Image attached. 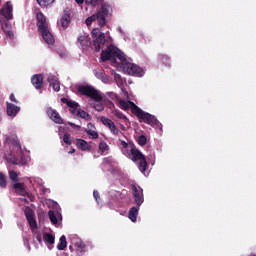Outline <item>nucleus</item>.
I'll use <instances>...</instances> for the list:
<instances>
[{"instance_id":"1","label":"nucleus","mask_w":256,"mask_h":256,"mask_svg":"<svg viewBox=\"0 0 256 256\" xmlns=\"http://www.w3.org/2000/svg\"><path fill=\"white\" fill-rule=\"evenodd\" d=\"M121 147L122 153L129 157L131 161H133L134 163H137V161H139L138 168L141 173L145 174L147 171V159L145 158V155H143V153H141V151L137 149L134 144L127 143L123 140L121 141Z\"/></svg>"},{"instance_id":"2","label":"nucleus","mask_w":256,"mask_h":256,"mask_svg":"<svg viewBox=\"0 0 256 256\" xmlns=\"http://www.w3.org/2000/svg\"><path fill=\"white\" fill-rule=\"evenodd\" d=\"M78 93L80 95H84V97H89V99H92L96 103H99L100 101H103V94L95 87L91 85H80L77 87Z\"/></svg>"},{"instance_id":"3","label":"nucleus","mask_w":256,"mask_h":256,"mask_svg":"<svg viewBox=\"0 0 256 256\" xmlns=\"http://www.w3.org/2000/svg\"><path fill=\"white\" fill-rule=\"evenodd\" d=\"M141 122L146 123L147 125H151V127H159L163 129V125L159 123L157 117L149 114V112L143 111V109L138 108L136 114H134Z\"/></svg>"},{"instance_id":"4","label":"nucleus","mask_w":256,"mask_h":256,"mask_svg":"<svg viewBox=\"0 0 256 256\" xmlns=\"http://www.w3.org/2000/svg\"><path fill=\"white\" fill-rule=\"evenodd\" d=\"M113 13V7L107 2L101 4L100 9L96 11V17L98 18V25L105 27L107 25V17H111Z\"/></svg>"},{"instance_id":"5","label":"nucleus","mask_w":256,"mask_h":256,"mask_svg":"<svg viewBox=\"0 0 256 256\" xmlns=\"http://www.w3.org/2000/svg\"><path fill=\"white\" fill-rule=\"evenodd\" d=\"M92 37L94 38L92 47H94L95 51L98 53V51H101V49L105 47V43H107V40L105 39V33L99 34L97 29H93Z\"/></svg>"},{"instance_id":"6","label":"nucleus","mask_w":256,"mask_h":256,"mask_svg":"<svg viewBox=\"0 0 256 256\" xmlns=\"http://www.w3.org/2000/svg\"><path fill=\"white\" fill-rule=\"evenodd\" d=\"M123 69L128 75H134L136 77H143L145 75L143 69L137 66V64L126 62L124 63Z\"/></svg>"},{"instance_id":"7","label":"nucleus","mask_w":256,"mask_h":256,"mask_svg":"<svg viewBox=\"0 0 256 256\" xmlns=\"http://www.w3.org/2000/svg\"><path fill=\"white\" fill-rule=\"evenodd\" d=\"M131 189H132V195L134 197V203L136 204V207H141V205H143L145 201V197L143 196V188L133 184L131 186Z\"/></svg>"},{"instance_id":"8","label":"nucleus","mask_w":256,"mask_h":256,"mask_svg":"<svg viewBox=\"0 0 256 256\" xmlns=\"http://www.w3.org/2000/svg\"><path fill=\"white\" fill-rule=\"evenodd\" d=\"M24 215L30 225L31 231H35L37 229V220H35V213L31 207L27 206L24 210Z\"/></svg>"},{"instance_id":"9","label":"nucleus","mask_w":256,"mask_h":256,"mask_svg":"<svg viewBox=\"0 0 256 256\" xmlns=\"http://www.w3.org/2000/svg\"><path fill=\"white\" fill-rule=\"evenodd\" d=\"M118 103H119L120 109H122L123 111H129V109H131V112L133 113V115H136L137 110L139 109V106H137L131 100H128V101L119 100Z\"/></svg>"},{"instance_id":"10","label":"nucleus","mask_w":256,"mask_h":256,"mask_svg":"<svg viewBox=\"0 0 256 256\" xmlns=\"http://www.w3.org/2000/svg\"><path fill=\"white\" fill-rule=\"evenodd\" d=\"M100 121H101L102 125L107 127V129H109V131L113 135H119V128H117V126H115V123L113 122V120H111L105 116H102Z\"/></svg>"},{"instance_id":"11","label":"nucleus","mask_w":256,"mask_h":256,"mask_svg":"<svg viewBox=\"0 0 256 256\" xmlns=\"http://www.w3.org/2000/svg\"><path fill=\"white\" fill-rule=\"evenodd\" d=\"M115 57V45L110 44L106 50H103L101 53V61L105 63V61H109L114 59Z\"/></svg>"},{"instance_id":"12","label":"nucleus","mask_w":256,"mask_h":256,"mask_svg":"<svg viewBox=\"0 0 256 256\" xmlns=\"http://www.w3.org/2000/svg\"><path fill=\"white\" fill-rule=\"evenodd\" d=\"M36 20L39 32L45 31L47 28H49V24H47V17H45V14H43V12H38L36 14Z\"/></svg>"},{"instance_id":"13","label":"nucleus","mask_w":256,"mask_h":256,"mask_svg":"<svg viewBox=\"0 0 256 256\" xmlns=\"http://www.w3.org/2000/svg\"><path fill=\"white\" fill-rule=\"evenodd\" d=\"M46 113L54 123H56L57 125H63V118H61V115H59V112H57V110L48 107L46 109Z\"/></svg>"},{"instance_id":"14","label":"nucleus","mask_w":256,"mask_h":256,"mask_svg":"<svg viewBox=\"0 0 256 256\" xmlns=\"http://www.w3.org/2000/svg\"><path fill=\"white\" fill-rule=\"evenodd\" d=\"M0 15L5 17L8 21H11L13 19V5L11 2H7L5 6L0 10Z\"/></svg>"},{"instance_id":"15","label":"nucleus","mask_w":256,"mask_h":256,"mask_svg":"<svg viewBox=\"0 0 256 256\" xmlns=\"http://www.w3.org/2000/svg\"><path fill=\"white\" fill-rule=\"evenodd\" d=\"M62 29H67L71 25V9L66 8L63 12V16L60 20Z\"/></svg>"},{"instance_id":"16","label":"nucleus","mask_w":256,"mask_h":256,"mask_svg":"<svg viewBox=\"0 0 256 256\" xmlns=\"http://www.w3.org/2000/svg\"><path fill=\"white\" fill-rule=\"evenodd\" d=\"M45 43H47V45H54L55 43V37H53V34H51V32L49 31V28H46L45 30H40V32Z\"/></svg>"},{"instance_id":"17","label":"nucleus","mask_w":256,"mask_h":256,"mask_svg":"<svg viewBox=\"0 0 256 256\" xmlns=\"http://www.w3.org/2000/svg\"><path fill=\"white\" fill-rule=\"evenodd\" d=\"M43 74H35L31 78V83L35 89H43Z\"/></svg>"},{"instance_id":"18","label":"nucleus","mask_w":256,"mask_h":256,"mask_svg":"<svg viewBox=\"0 0 256 256\" xmlns=\"http://www.w3.org/2000/svg\"><path fill=\"white\" fill-rule=\"evenodd\" d=\"M61 103H64L65 105H67V107L70 108V112L72 113V115H75L76 110L79 109V103L69 100L65 97L61 98Z\"/></svg>"},{"instance_id":"19","label":"nucleus","mask_w":256,"mask_h":256,"mask_svg":"<svg viewBox=\"0 0 256 256\" xmlns=\"http://www.w3.org/2000/svg\"><path fill=\"white\" fill-rule=\"evenodd\" d=\"M6 111L9 117H17V113L21 111V108L15 104L7 102Z\"/></svg>"},{"instance_id":"20","label":"nucleus","mask_w":256,"mask_h":256,"mask_svg":"<svg viewBox=\"0 0 256 256\" xmlns=\"http://www.w3.org/2000/svg\"><path fill=\"white\" fill-rule=\"evenodd\" d=\"M1 26L7 37H9V39H13L14 34L13 31H11V23L9 22V20L1 21Z\"/></svg>"},{"instance_id":"21","label":"nucleus","mask_w":256,"mask_h":256,"mask_svg":"<svg viewBox=\"0 0 256 256\" xmlns=\"http://www.w3.org/2000/svg\"><path fill=\"white\" fill-rule=\"evenodd\" d=\"M12 187L13 189H15V192L18 193V195H21L22 197H25V195H27V190H25L24 183L15 182Z\"/></svg>"},{"instance_id":"22","label":"nucleus","mask_w":256,"mask_h":256,"mask_svg":"<svg viewBox=\"0 0 256 256\" xmlns=\"http://www.w3.org/2000/svg\"><path fill=\"white\" fill-rule=\"evenodd\" d=\"M139 208L140 207L133 206L132 208H130V210L128 212V218L130 219V221H132V223H137V216L139 215Z\"/></svg>"},{"instance_id":"23","label":"nucleus","mask_w":256,"mask_h":256,"mask_svg":"<svg viewBox=\"0 0 256 256\" xmlns=\"http://www.w3.org/2000/svg\"><path fill=\"white\" fill-rule=\"evenodd\" d=\"M76 147H78L81 151H91V145L83 139H77Z\"/></svg>"},{"instance_id":"24","label":"nucleus","mask_w":256,"mask_h":256,"mask_svg":"<svg viewBox=\"0 0 256 256\" xmlns=\"http://www.w3.org/2000/svg\"><path fill=\"white\" fill-rule=\"evenodd\" d=\"M119 59L122 63H127V58H125V54L121 52L117 47L114 50V60Z\"/></svg>"},{"instance_id":"25","label":"nucleus","mask_w":256,"mask_h":256,"mask_svg":"<svg viewBox=\"0 0 256 256\" xmlns=\"http://www.w3.org/2000/svg\"><path fill=\"white\" fill-rule=\"evenodd\" d=\"M78 43H80L82 47H89L91 46V39L88 38V36L82 35L78 37Z\"/></svg>"},{"instance_id":"26","label":"nucleus","mask_w":256,"mask_h":256,"mask_svg":"<svg viewBox=\"0 0 256 256\" xmlns=\"http://www.w3.org/2000/svg\"><path fill=\"white\" fill-rule=\"evenodd\" d=\"M74 115H76V117H80L81 119H85V121H89V119H91L89 113L85 112V110L80 108L76 110V113Z\"/></svg>"},{"instance_id":"27","label":"nucleus","mask_w":256,"mask_h":256,"mask_svg":"<svg viewBox=\"0 0 256 256\" xmlns=\"http://www.w3.org/2000/svg\"><path fill=\"white\" fill-rule=\"evenodd\" d=\"M58 251H65L67 249V237L65 235H62L60 237V242L57 245Z\"/></svg>"},{"instance_id":"28","label":"nucleus","mask_w":256,"mask_h":256,"mask_svg":"<svg viewBox=\"0 0 256 256\" xmlns=\"http://www.w3.org/2000/svg\"><path fill=\"white\" fill-rule=\"evenodd\" d=\"M36 1L42 9H47V7H51V5L55 3V0H36Z\"/></svg>"},{"instance_id":"29","label":"nucleus","mask_w":256,"mask_h":256,"mask_svg":"<svg viewBox=\"0 0 256 256\" xmlns=\"http://www.w3.org/2000/svg\"><path fill=\"white\" fill-rule=\"evenodd\" d=\"M158 59H160V61L166 65V67H171V58L168 55L165 54H160L158 56Z\"/></svg>"},{"instance_id":"30","label":"nucleus","mask_w":256,"mask_h":256,"mask_svg":"<svg viewBox=\"0 0 256 256\" xmlns=\"http://www.w3.org/2000/svg\"><path fill=\"white\" fill-rule=\"evenodd\" d=\"M43 239H44L45 243H49V245L55 244V236L51 233H44Z\"/></svg>"},{"instance_id":"31","label":"nucleus","mask_w":256,"mask_h":256,"mask_svg":"<svg viewBox=\"0 0 256 256\" xmlns=\"http://www.w3.org/2000/svg\"><path fill=\"white\" fill-rule=\"evenodd\" d=\"M8 162L12 163V165H25V162H23V158L19 159L16 157L8 158Z\"/></svg>"},{"instance_id":"32","label":"nucleus","mask_w":256,"mask_h":256,"mask_svg":"<svg viewBox=\"0 0 256 256\" xmlns=\"http://www.w3.org/2000/svg\"><path fill=\"white\" fill-rule=\"evenodd\" d=\"M48 216L52 225H57V223H59V220H57V216L55 215V212L53 210H49Z\"/></svg>"},{"instance_id":"33","label":"nucleus","mask_w":256,"mask_h":256,"mask_svg":"<svg viewBox=\"0 0 256 256\" xmlns=\"http://www.w3.org/2000/svg\"><path fill=\"white\" fill-rule=\"evenodd\" d=\"M93 21H97L99 23V18L97 17V14H93L85 20L87 27H89L93 23Z\"/></svg>"},{"instance_id":"34","label":"nucleus","mask_w":256,"mask_h":256,"mask_svg":"<svg viewBox=\"0 0 256 256\" xmlns=\"http://www.w3.org/2000/svg\"><path fill=\"white\" fill-rule=\"evenodd\" d=\"M63 142L66 144V145H73V139L71 138V134L69 133H64L63 135Z\"/></svg>"},{"instance_id":"35","label":"nucleus","mask_w":256,"mask_h":256,"mask_svg":"<svg viewBox=\"0 0 256 256\" xmlns=\"http://www.w3.org/2000/svg\"><path fill=\"white\" fill-rule=\"evenodd\" d=\"M9 177H10L12 183L19 182V174H17L14 170L9 172Z\"/></svg>"},{"instance_id":"36","label":"nucleus","mask_w":256,"mask_h":256,"mask_svg":"<svg viewBox=\"0 0 256 256\" xmlns=\"http://www.w3.org/2000/svg\"><path fill=\"white\" fill-rule=\"evenodd\" d=\"M9 141L10 143H12V145L17 147L21 151L22 149L21 142H19V138H17V136H15L14 138H10Z\"/></svg>"},{"instance_id":"37","label":"nucleus","mask_w":256,"mask_h":256,"mask_svg":"<svg viewBox=\"0 0 256 256\" xmlns=\"http://www.w3.org/2000/svg\"><path fill=\"white\" fill-rule=\"evenodd\" d=\"M138 145H140V147H145V145H147V136L146 135H140L138 137Z\"/></svg>"},{"instance_id":"38","label":"nucleus","mask_w":256,"mask_h":256,"mask_svg":"<svg viewBox=\"0 0 256 256\" xmlns=\"http://www.w3.org/2000/svg\"><path fill=\"white\" fill-rule=\"evenodd\" d=\"M113 115H115V117H117L118 119H122L123 121H127V116H125V114H123V112H121L119 110H114Z\"/></svg>"},{"instance_id":"39","label":"nucleus","mask_w":256,"mask_h":256,"mask_svg":"<svg viewBox=\"0 0 256 256\" xmlns=\"http://www.w3.org/2000/svg\"><path fill=\"white\" fill-rule=\"evenodd\" d=\"M104 0H85L86 5H91L92 7H97L99 3H103Z\"/></svg>"},{"instance_id":"40","label":"nucleus","mask_w":256,"mask_h":256,"mask_svg":"<svg viewBox=\"0 0 256 256\" xmlns=\"http://www.w3.org/2000/svg\"><path fill=\"white\" fill-rule=\"evenodd\" d=\"M108 149H109V145H107V143L105 142L99 143V150L101 151V153H105Z\"/></svg>"},{"instance_id":"41","label":"nucleus","mask_w":256,"mask_h":256,"mask_svg":"<svg viewBox=\"0 0 256 256\" xmlns=\"http://www.w3.org/2000/svg\"><path fill=\"white\" fill-rule=\"evenodd\" d=\"M0 187H7V180L5 179V175L0 172Z\"/></svg>"},{"instance_id":"42","label":"nucleus","mask_w":256,"mask_h":256,"mask_svg":"<svg viewBox=\"0 0 256 256\" xmlns=\"http://www.w3.org/2000/svg\"><path fill=\"white\" fill-rule=\"evenodd\" d=\"M93 197H94L96 203L99 205L101 203V195L99 194V191L94 190Z\"/></svg>"},{"instance_id":"43","label":"nucleus","mask_w":256,"mask_h":256,"mask_svg":"<svg viewBox=\"0 0 256 256\" xmlns=\"http://www.w3.org/2000/svg\"><path fill=\"white\" fill-rule=\"evenodd\" d=\"M76 251L77 253H83L85 251V243L80 242L76 245Z\"/></svg>"},{"instance_id":"44","label":"nucleus","mask_w":256,"mask_h":256,"mask_svg":"<svg viewBox=\"0 0 256 256\" xmlns=\"http://www.w3.org/2000/svg\"><path fill=\"white\" fill-rule=\"evenodd\" d=\"M87 135H89L91 137V139H98L99 138V134L96 131L93 130H87Z\"/></svg>"},{"instance_id":"45","label":"nucleus","mask_w":256,"mask_h":256,"mask_svg":"<svg viewBox=\"0 0 256 256\" xmlns=\"http://www.w3.org/2000/svg\"><path fill=\"white\" fill-rule=\"evenodd\" d=\"M94 109H96V111H98V112H101V111H103L105 109V106H103L101 101L100 102H96L94 104Z\"/></svg>"},{"instance_id":"46","label":"nucleus","mask_w":256,"mask_h":256,"mask_svg":"<svg viewBox=\"0 0 256 256\" xmlns=\"http://www.w3.org/2000/svg\"><path fill=\"white\" fill-rule=\"evenodd\" d=\"M114 81L117 83V85H123V78L119 74L114 75Z\"/></svg>"},{"instance_id":"47","label":"nucleus","mask_w":256,"mask_h":256,"mask_svg":"<svg viewBox=\"0 0 256 256\" xmlns=\"http://www.w3.org/2000/svg\"><path fill=\"white\" fill-rule=\"evenodd\" d=\"M50 86L53 87L54 91L56 92L61 91V86L57 80L53 84H50Z\"/></svg>"},{"instance_id":"48","label":"nucleus","mask_w":256,"mask_h":256,"mask_svg":"<svg viewBox=\"0 0 256 256\" xmlns=\"http://www.w3.org/2000/svg\"><path fill=\"white\" fill-rule=\"evenodd\" d=\"M67 125H69L72 129H76L77 131H79V129H81V126H79L73 122H67Z\"/></svg>"},{"instance_id":"49","label":"nucleus","mask_w":256,"mask_h":256,"mask_svg":"<svg viewBox=\"0 0 256 256\" xmlns=\"http://www.w3.org/2000/svg\"><path fill=\"white\" fill-rule=\"evenodd\" d=\"M47 81H48V83H50V85H52L53 83H56L57 77H55V76H49V77L47 78Z\"/></svg>"},{"instance_id":"50","label":"nucleus","mask_w":256,"mask_h":256,"mask_svg":"<svg viewBox=\"0 0 256 256\" xmlns=\"http://www.w3.org/2000/svg\"><path fill=\"white\" fill-rule=\"evenodd\" d=\"M10 101H12V103H19V101H17V98H15V94H11L10 95Z\"/></svg>"},{"instance_id":"51","label":"nucleus","mask_w":256,"mask_h":256,"mask_svg":"<svg viewBox=\"0 0 256 256\" xmlns=\"http://www.w3.org/2000/svg\"><path fill=\"white\" fill-rule=\"evenodd\" d=\"M75 2L77 3V5H83V3H85V0H75Z\"/></svg>"},{"instance_id":"52","label":"nucleus","mask_w":256,"mask_h":256,"mask_svg":"<svg viewBox=\"0 0 256 256\" xmlns=\"http://www.w3.org/2000/svg\"><path fill=\"white\" fill-rule=\"evenodd\" d=\"M36 239L38 243H43V239L41 238V235H37Z\"/></svg>"},{"instance_id":"53","label":"nucleus","mask_w":256,"mask_h":256,"mask_svg":"<svg viewBox=\"0 0 256 256\" xmlns=\"http://www.w3.org/2000/svg\"><path fill=\"white\" fill-rule=\"evenodd\" d=\"M73 153H75V149H74V148H72V149L69 151V154H70V155L73 154Z\"/></svg>"},{"instance_id":"54","label":"nucleus","mask_w":256,"mask_h":256,"mask_svg":"<svg viewBox=\"0 0 256 256\" xmlns=\"http://www.w3.org/2000/svg\"><path fill=\"white\" fill-rule=\"evenodd\" d=\"M69 249L72 250V249H73V246L70 245V246H69Z\"/></svg>"}]
</instances>
